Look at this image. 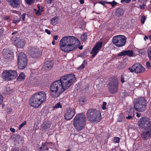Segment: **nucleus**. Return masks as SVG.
Returning <instances> with one entry per match:
<instances>
[{"mask_svg":"<svg viewBox=\"0 0 151 151\" xmlns=\"http://www.w3.org/2000/svg\"><path fill=\"white\" fill-rule=\"evenodd\" d=\"M145 16L143 15L141 19V23L142 24H143L145 22V20L146 18Z\"/></svg>","mask_w":151,"mask_h":151,"instance_id":"44","label":"nucleus"},{"mask_svg":"<svg viewBox=\"0 0 151 151\" xmlns=\"http://www.w3.org/2000/svg\"><path fill=\"white\" fill-rule=\"evenodd\" d=\"M88 64V61L87 60H84L82 64L78 68V69L82 70L85 67V65Z\"/></svg>","mask_w":151,"mask_h":151,"instance_id":"27","label":"nucleus"},{"mask_svg":"<svg viewBox=\"0 0 151 151\" xmlns=\"http://www.w3.org/2000/svg\"><path fill=\"white\" fill-rule=\"evenodd\" d=\"M120 138L119 137H115L114 138V142L115 143H119V142Z\"/></svg>","mask_w":151,"mask_h":151,"instance_id":"39","label":"nucleus"},{"mask_svg":"<svg viewBox=\"0 0 151 151\" xmlns=\"http://www.w3.org/2000/svg\"><path fill=\"white\" fill-rule=\"evenodd\" d=\"M47 96L44 91H40L33 94L29 101L30 106L38 108L46 100Z\"/></svg>","mask_w":151,"mask_h":151,"instance_id":"4","label":"nucleus"},{"mask_svg":"<svg viewBox=\"0 0 151 151\" xmlns=\"http://www.w3.org/2000/svg\"><path fill=\"white\" fill-rule=\"evenodd\" d=\"M25 76L24 73H21L17 78V80L19 81H23L25 78Z\"/></svg>","mask_w":151,"mask_h":151,"instance_id":"26","label":"nucleus"},{"mask_svg":"<svg viewBox=\"0 0 151 151\" xmlns=\"http://www.w3.org/2000/svg\"><path fill=\"white\" fill-rule=\"evenodd\" d=\"M86 101V99L85 97H80L78 99V102L79 104L82 105H84Z\"/></svg>","mask_w":151,"mask_h":151,"instance_id":"25","label":"nucleus"},{"mask_svg":"<svg viewBox=\"0 0 151 151\" xmlns=\"http://www.w3.org/2000/svg\"><path fill=\"white\" fill-rule=\"evenodd\" d=\"M44 145L47 147L48 148V147H49L50 146H52V142H45L44 143H43Z\"/></svg>","mask_w":151,"mask_h":151,"instance_id":"37","label":"nucleus"},{"mask_svg":"<svg viewBox=\"0 0 151 151\" xmlns=\"http://www.w3.org/2000/svg\"><path fill=\"white\" fill-rule=\"evenodd\" d=\"M2 78L5 81H11L15 79L17 76V73L15 70H5L2 73Z\"/></svg>","mask_w":151,"mask_h":151,"instance_id":"8","label":"nucleus"},{"mask_svg":"<svg viewBox=\"0 0 151 151\" xmlns=\"http://www.w3.org/2000/svg\"><path fill=\"white\" fill-rule=\"evenodd\" d=\"M41 9H38L36 10V9H35V10L36 11L35 13L37 16H40L42 12L43 11L42 9H43V7H41Z\"/></svg>","mask_w":151,"mask_h":151,"instance_id":"32","label":"nucleus"},{"mask_svg":"<svg viewBox=\"0 0 151 151\" xmlns=\"http://www.w3.org/2000/svg\"><path fill=\"white\" fill-rule=\"evenodd\" d=\"M86 117L81 114H77L73 119V124L75 128L78 131H81L85 127Z\"/></svg>","mask_w":151,"mask_h":151,"instance_id":"6","label":"nucleus"},{"mask_svg":"<svg viewBox=\"0 0 151 151\" xmlns=\"http://www.w3.org/2000/svg\"><path fill=\"white\" fill-rule=\"evenodd\" d=\"M11 151H19V150L17 147H13L11 149Z\"/></svg>","mask_w":151,"mask_h":151,"instance_id":"53","label":"nucleus"},{"mask_svg":"<svg viewBox=\"0 0 151 151\" xmlns=\"http://www.w3.org/2000/svg\"><path fill=\"white\" fill-rule=\"evenodd\" d=\"M4 19L5 20H8L10 19V17L9 16H6L4 17Z\"/></svg>","mask_w":151,"mask_h":151,"instance_id":"55","label":"nucleus"},{"mask_svg":"<svg viewBox=\"0 0 151 151\" xmlns=\"http://www.w3.org/2000/svg\"><path fill=\"white\" fill-rule=\"evenodd\" d=\"M10 129V131L12 132L13 133H14L15 132V129L14 128L11 127L10 129Z\"/></svg>","mask_w":151,"mask_h":151,"instance_id":"54","label":"nucleus"},{"mask_svg":"<svg viewBox=\"0 0 151 151\" xmlns=\"http://www.w3.org/2000/svg\"><path fill=\"white\" fill-rule=\"evenodd\" d=\"M147 55L150 60H151V48L147 50Z\"/></svg>","mask_w":151,"mask_h":151,"instance_id":"35","label":"nucleus"},{"mask_svg":"<svg viewBox=\"0 0 151 151\" xmlns=\"http://www.w3.org/2000/svg\"><path fill=\"white\" fill-rule=\"evenodd\" d=\"M121 81L122 83H123L125 82L124 81V75H122L121 76Z\"/></svg>","mask_w":151,"mask_h":151,"instance_id":"46","label":"nucleus"},{"mask_svg":"<svg viewBox=\"0 0 151 151\" xmlns=\"http://www.w3.org/2000/svg\"><path fill=\"white\" fill-rule=\"evenodd\" d=\"M18 31H15L14 32H13V33H12V35H13L15 34H16L18 33Z\"/></svg>","mask_w":151,"mask_h":151,"instance_id":"60","label":"nucleus"},{"mask_svg":"<svg viewBox=\"0 0 151 151\" xmlns=\"http://www.w3.org/2000/svg\"><path fill=\"white\" fill-rule=\"evenodd\" d=\"M128 69L131 72H135L137 73H140L143 72L145 68L141 65L136 63L133 65L131 68H128Z\"/></svg>","mask_w":151,"mask_h":151,"instance_id":"11","label":"nucleus"},{"mask_svg":"<svg viewBox=\"0 0 151 151\" xmlns=\"http://www.w3.org/2000/svg\"><path fill=\"white\" fill-rule=\"evenodd\" d=\"M21 151H28L27 148L26 147H23L21 149Z\"/></svg>","mask_w":151,"mask_h":151,"instance_id":"52","label":"nucleus"},{"mask_svg":"<svg viewBox=\"0 0 151 151\" xmlns=\"http://www.w3.org/2000/svg\"><path fill=\"white\" fill-rule=\"evenodd\" d=\"M4 29L3 28H1L0 29V37L2 36L3 35Z\"/></svg>","mask_w":151,"mask_h":151,"instance_id":"45","label":"nucleus"},{"mask_svg":"<svg viewBox=\"0 0 151 151\" xmlns=\"http://www.w3.org/2000/svg\"><path fill=\"white\" fill-rule=\"evenodd\" d=\"M75 114V110L74 109L70 108L67 109L65 114V118L67 120L71 119Z\"/></svg>","mask_w":151,"mask_h":151,"instance_id":"15","label":"nucleus"},{"mask_svg":"<svg viewBox=\"0 0 151 151\" xmlns=\"http://www.w3.org/2000/svg\"><path fill=\"white\" fill-rule=\"evenodd\" d=\"M138 125L139 128L145 131L141 132L140 135L142 139L147 140L151 137V120L147 117L140 118L138 122Z\"/></svg>","mask_w":151,"mask_h":151,"instance_id":"3","label":"nucleus"},{"mask_svg":"<svg viewBox=\"0 0 151 151\" xmlns=\"http://www.w3.org/2000/svg\"><path fill=\"white\" fill-rule=\"evenodd\" d=\"M147 101L143 97H140L135 99L134 104V109L136 111L143 112L146 109Z\"/></svg>","mask_w":151,"mask_h":151,"instance_id":"7","label":"nucleus"},{"mask_svg":"<svg viewBox=\"0 0 151 151\" xmlns=\"http://www.w3.org/2000/svg\"><path fill=\"white\" fill-rule=\"evenodd\" d=\"M37 7L39 9H40V4H38L37 5Z\"/></svg>","mask_w":151,"mask_h":151,"instance_id":"64","label":"nucleus"},{"mask_svg":"<svg viewBox=\"0 0 151 151\" xmlns=\"http://www.w3.org/2000/svg\"><path fill=\"white\" fill-rule=\"evenodd\" d=\"M134 109L132 107H129L127 109L126 114L128 115L126 116V118L127 119H132L134 116Z\"/></svg>","mask_w":151,"mask_h":151,"instance_id":"16","label":"nucleus"},{"mask_svg":"<svg viewBox=\"0 0 151 151\" xmlns=\"http://www.w3.org/2000/svg\"><path fill=\"white\" fill-rule=\"evenodd\" d=\"M12 137L14 141H16L18 143H19L21 141L22 142L23 139L21 136L17 134H14Z\"/></svg>","mask_w":151,"mask_h":151,"instance_id":"22","label":"nucleus"},{"mask_svg":"<svg viewBox=\"0 0 151 151\" xmlns=\"http://www.w3.org/2000/svg\"><path fill=\"white\" fill-rule=\"evenodd\" d=\"M20 21V18H19L17 20H13L12 23H14L15 24H17L18 23H19Z\"/></svg>","mask_w":151,"mask_h":151,"instance_id":"42","label":"nucleus"},{"mask_svg":"<svg viewBox=\"0 0 151 151\" xmlns=\"http://www.w3.org/2000/svg\"><path fill=\"white\" fill-rule=\"evenodd\" d=\"M25 44V41L23 39L18 40L15 45L17 47L22 48Z\"/></svg>","mask_w":151,"mask_h":151,"instance_id":"20","label":"nucleus"},{"mask_svg":"<svg viewBox=\"0 0 151 151\" xmlns=\"http://www.w3.org/2000/svg\"><path fill=\"white\" fill-rule=\"evenodd\" d=\"M80 3L81 4H83L84 3V0H80Z\"/></svg>","mask_w":151,"mask_h":151,"instance_id":"61","label":"nucleus"},{"mask_svg":"<svg viewBox=\"0 0 151 151\" xmlns=\"http://www.w3.org/2000/svg\"><path fill=\"white\" fill-rule=\"evenodd\" d=\"M18 40V38L15 36H13L12 37V42L14 44V45H15L16 43L17 42Z\"/></svg>","mask_w":151,"mask_h":151,"instance_id":"31","label":"nucleus"},{"mask_svg":"<svg viewBox=\"0 0 151 151\" xmlns=\"http://www.w3.org/2000/svg\"><path fill=\"white\" fill-rule=\"evenodd\" d=\"M131 0H121V3H123L124 2H126V3H129L131 1Z\"/></svg>","mask_w":151,"mask_h":151,"instance_id":"48","label":"nucleus"},{"mask_svg":"<svg viewBox=\"0 0 151 151\" xmlns=\"http://www.w3.org/2000/svg\"><path fill=\"white\" fill-rule=\"evenodd\" d=\"M81 39L84 42L86 41L87 39V33H84L81 36Z\"/></svg>","mask_w":151,"mask_h":151,"instance_id":"30","label":"nucleus"},{"mask_svg":"<svg viewBox=\"0 0 151 151\" xmlns=\"http://www.w3.org/2000/svg\"><path fill=\"white\" fill-rule=\"evenodd\" d=\"M76 80L73 74L65 75L59 80L53 81L50 85L49 89L52 97L57 98L62 92L68 89Z\"/></svg>","mask_w":151,"mask_h":151,"instance_id":"1","label":"nucleus"},{"mask_svg":"<svg viewBox=\"0 0 151 151\" xmlns=\"http://www.w3.org/2000/svg\"><path fill=\"white\" fill-rule=\"evenodd\" d=\"M108 4L111 5L112 7L114 6L117 4V3L114 0H113L112 2H108Z\"/></svg>","mask_w":151,"mask_h":151,"instance_id":"38","label":"nucleus"},{"mask_svg":"<svg viewBox=\"0 0 151 151\" xmlns=\"http://www.w3.org/2000/svg\"><path fill=\"white\" fill-rule=\"evenodd\" d=\"M62 107V106L61 104L60 103H58L55 104V106H53V108L54 109H58L59 108H61Z\"/></svg>","mask_w":151,"mask_h":151,"instance_id":"36","label":"nucleus"},{"mask_svg":"<svg viewBox=\"0 0 151 151\" xmlns=\"http://www.w3.org/2000/svg\"><path fill=\"white\" fill-rule=\"evenodd\" d=\"M126 41L127 38L124 35H117L114 37L112 39L113 44L118 47L125 45Z\"/></svg>","mask_w":151,"mask_h":151,"instance_id":"9","label":"nucleus"},{"mask_svg":"<svg viewBox=\"0 0 151 151\" xmlns=\"http://www.w3.org/2000/svg\"><path fill=\"white\" fill-rule=\"evenodd\" d=\"M6 49H4L2 52V54L3 55L4 57L7 59H12L13 57V52H9L7 53H6V52H7Z\"/></svg>","mask_w":151,"mask_h":151,"instance_id":"18","label":"nucleus"},{"mask_svg":"<svg viewBox=\"0 0 151 151\" xmlns=\"http://www.w3.org/2000/svg\"><path fill=\"white\" fill-rule=\"evenodd\" d=\"M148 39V37L147 36L145 35L144 37V39L145 40L147 39Z\"/></svg>","mask_w":151,"mask_h":151,"instance_id":"63","label":"nucleus"},{"mask_svg":"<svg viewBox=\"0 0 151 151\" xmlns=\"http://www.w3.org/2000/svg\"><path fill=\"white\" fill-rule=\"evenodd\" d=\"M103 45V42L101 41L96 43L92 48L91 52V54H92L91 57L94 58L96 56L101 49Z\"/></svg>","mask_w":151,"mask_h":151,"instance_id":"12","label":"nucleus"},{"mask_svg":"<svg viewBox=\"0 0 151 151\" xmlns=\"http://www.w3.org/2000/svg\"><path fill=\"white\" fill-rule=\"evenodd\" d=\"M18 65L19 69H23L27 66V55L23 52L19 53L18 59Z\"/></svg>","mask_w":151,"mask_h":151,"instance_id":"10","label":"nucleus"},{"mask_svg":"<svg viewBox=\"0 0 151 151\" xmlns=\"http://www.w3.org/2000/svg\"><path fill=\"white\" fill-rule=\"evenodd\" d=\"M145 6V5L144 4H142V5H141L140 6V7L141 9H144Z\"/></svg>","mask_w":151,"mask_h":151,"instance_id":"56","label":"nucleus"},{"mask_svg":"<svg viewBox=\"0 0 151 151\" xmlns=\"http://www.w3.org/2000/svg\"><path fill=\"white\" fill-rule=\"evenodd\" d=\"M12 90L10 87L6 88V93L8 94H9L12 93Z\"/></svg>","mask_w":151,"mask_h":151,"instance_id":"34","label":"nucleus"},{"mask_svg":"<svg viewBox=\"0 0 151 151\" xmlns=\"http://www.w3.org/2000/svg\"><path fill=\"white\" fill-rule=\"evenodd\" d=\"M86 115L88 120L91 122H98L101 120V112L97 110L89 109L87 112Z\"/></svg>","mask_w":151,"mask_h":151,"instance_id":"5","label":"nucleus"},{"mask_svg":"<svg viewBox=\"0 0 151 151\" xmlns=\"http://www.w3.org/2000/svg\"><path fill=\"white\" fill-rule=\"evenodd\" d=\"M141 116V114L138 113H136V116L137 117H139Z\"/></svg>","mask_w":151,"mask_h":151,"instance_id":"62","label":"nucleus"},{"mask_svg":"<svg viewBox=\"0 0 151 151\" xmlns=\"http://www.w3.org/2000/svg\"><path fill=\"white\" fill-rule=\"evenodd\" d=\"M25 2L28 5H32L33 4L35 0H24Z\"/></svg>","mask_w":151,"mask_h":151,"instance_id":"33","label":"nucleus"},{"mask_svg":"<svg viewBox=\"0 0 151 151\" xmlns=\"http://www.w3.org/2000/svg\"><path fill=\"white\" fill-rule=\"evenodd\" d=\"M150 64L149 61H147L146 62V68L148 69L150 68Z\"/></svg>","mask_w":151,"mask_h":151,"instance_id":"47","label":"nucleus"},{"mask_svg":"<svg viewBox=\"0 0 151 151\" xmlns=\"http://www.w3.org/2000/svg\"><path fill=\"white\" fill-rule=\"evenodd\" d=\"M45 32L48 35H50L51 34V32L50 30L48 29H45Z\"/></svg>","mask_w":151,"mask_h":151,"instance_id":"51","label":"nucleus"},{"mask_svg":"<svg viewBox=\"0 0 151 151\" xmlns=\"http://www.w3.org/2000/svg\"><path fill=\"white\" fill-rule=\"evenodd\" d=\"M53 65V61L52 60H48L45 62L43 66L46 70L50 69L52 68Z\"/></svg>","mask_w":151,"mask_h":151,"instance_id":"19","label":"nucleus"},{"mask_svg":"<svg viewBox=\"0 0 151 151\" xmlns=\"http://www.w3.org/2000/svg\"><path fill=\"white\" fill-rule=\"evenodd\" d=\"M19 0H13L9 3V4L13 8H19L20 7Z\"/></svg>","mask_w":151,"mask_h":151,"instance_id":"21","label":"nucleus"},{"mask_svg":"<svg viewBox=\"0 0 151 151\" xmlns=\"http://www.w3.org/2000/svg\"><path fill=\"white\" fill-rule=\"evenodd\" d=\"M26 121H24L19 125L18 129L20 130L24 125H26Z\"/></svg>","mask_w":151,"mask_h":151,"instance_id":"40","label":"nucleus"},{"mask_svg":"<svg viewBox=\"0 0 151 151\" xmlns=\"http://www.w3.org/2000/svg\"><path fill=\"white\" fill-rule=\"evenodd\" d=\"M54 40H57L58 39V36L57 35L54 36L53 37Z\"/></svg>","mask_w":151,"mask_h":151,"instance_id":"57","label":"nucleus"},{"mask_svg":"<svg viewBox=\"0 0 151 151\" xmlns=\"http://www.w3.org/2000/svg\"><path fill=\"white\" fill-rule=\"evenodd\" d=\"M107 103L106 102H105V101H104L103 103L102 106V109L103 110H105L107 109L106 106L107 105Z\"/></svg>","mask_w":151,"mask_h":151,"instance_id":"41","label":"nucleus"},{"mask_svg":"<svg viewBox=\"0 0 151 151\" xmlns=\"http://www.w3.org/2000/svg\"><path fill=\"white\" fill-rule=\"evenodd\" d=\"M134 53L132 50H124L118 54V56H127L129 57H132Z\"/></svg>","mask_w":151,"mask_h":151,"instance_id":"17","label":"nucleus"},{"mask_svg":"<svg viewBox=\"0 0 151 151\" xmlns=\"http://www.w3.org/2000/svg\"><path fill=\"white\" fill-rule=\"evenodd\" d=\"M50 125L49 121H45L43 122L42 125V128L43 130L46 131L50 127Z\"/></svg>","mask_w":151,"mask_h":151,"instance_id":"24","label":"nucleus"},{"mask_svg":"<svg viewBox=\"0 0 151 151\" xmlns=\"http://www.w3.org/2000/svg\"><path fill=\"white\" fill-rule=\"evenodd\" d=\"M52 0H46L47 3V4H50L52 3Z\"/></svg>","mask_w":151,"mask_h":151,"instance_id":"59","label":"nucleus"},{"mask_svg":"<svg viewBox=\"0 0 151 151\" xmlns=\"http://www.w3.org/2000/svg\"><path fill=\"white\" fill-rule=\"evenodd\" d=\"M124 12V11L123 8H117L115 11L116 15L118 17H120L123 15Z\"/></svg>","mask_w":151,"mask_h":151,"instance_id":"23","label":"nucleus"},{"mask_svg":"<svg viewBox=\"0 0 151 151\" xmlns=\"http://www.w3.org/2000/svg\"><path fill=\"white\" fill-rule=\"evenodd\" d=\"M39 149H40V151H44L45 150L47 151L49 150V148L46 147L43 143H42L41 146L40 147Z\"/></svg>","mask_w":151,"mask_h":151,"instance_id":"28","label":"nucleus"},{"mask_svg":"<svg viewBox=\"0 0 151 151\" xmlns=\"http://www.w3.org/2000/svg\"><path fill=\"white\" fill-rule=\"evenodd\" d=\"M118 83L116 81H111V83L108 84L109 91L112 94H114L116 93L117 90Z\"/></svg>","mask_w":151,"mask_h":151,"instance_id":"13","label":"nucleus"},{"mask_svg":"<svg viewBox=\"0 0 151 151\" xmlns=\"http://www.w3.org/2000/svg\"><path fill=\"white\" fill-rule=\"evenodd\" d=\"M58 17H55L52 18L50 20V23L52 25H55L56 24V23L57 22V19Z\"/></svg>","mask_w":151,"mask_h":151,"instance_id":"29","label":"nucleus"},{"mask_svg":"<svg viewBox=\"0 0 151 151\" xmlns=\"http://www.w3.org/2000/svg\"><path fill=\"white\" fill-rule=\"evenodd\" d=\"M11 11L12 13L15 14H17L18 11L16 10H12Z\"/></svg>","mask_w":151,"mask_h":151,"instance_id":"58","label":"nucleus"},{"mask_svg":"<svg viewBox=\"0 0 151 151\" xmlns=\"http://www.w3.org/2000/svg\"><path fill=\"white\" fill-rule=\"evenodd\" d=\"M29 53L30 56L33 58H37L40 55L39 49L31 47L29 48Z\"/></svg>","mask_w":151,"mask_h":151,"instance_id":"14","label":"nucleus"},{"mask_svg":"<svg viewBox=\"0 0 151 151\" xmlns=\"http://www.w3.org/2000/svg\"><path fill=\"white\" fill-rule=\"evenodd\" d=\"M0 104H1L3 102V96L1 94H0Z\"/></svg>","mask_w":151,"mask_h":151,"instance_id":"50","label":"nucleus"},{"mask_svg":"<svg viewBox=\"0 0 151 151\" xmlns=\"http://www.w3.org/2000/svg\"><path fill=\"white\" fill-rule=\"evenodd\" d=\"M108 2H105V1H103L102 0L100 1L98 3L99 4H101L103 6H105V4H108Z\"/></svg>","mask_w":151,"mask_h":151,"instance_id":"43","label":"nucleus"},{"mask_svg":"<svg viewBox=\"0 0 151 151\" xmlns=\"http://www.w3.org/2000/svg\"><path fill=\"white\" fill-rule=\"evenodd\" d=\"M81 44L80 41L76 37L73 36L63 37L60 41V48L65 52L76 50Z\"/></svg>","mask_w":151,"mask_h":151,"instance_id":"2","label":"nucleus"},{"mask_svg":"<svg viewBox=\"0 0 151 151\" xmlns=\"http://www.w3.org/2000/svg\"><path fill=\"white\" fill-rule=\"evenodd\" d=\"M26 15V14L25 13H23L22 14V19L23 21H24L25 20V19Z\"/></svg>","mask_w":151,"mask_h":151,"instance_id":"49","label":"nucleus"}]
</instances>
